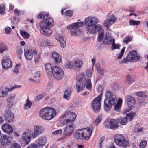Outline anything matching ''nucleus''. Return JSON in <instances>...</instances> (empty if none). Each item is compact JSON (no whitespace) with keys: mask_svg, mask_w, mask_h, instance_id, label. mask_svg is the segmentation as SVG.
Instances as JSON below:
<instances>
[{"mask_svg":"<svg viewBox=\"0 0 148 148\" xmlns=\"http://www.w3.org/2000/svg\"><path fill=\"white\" fill-rule=\"evenodd\" d=\"M98 22L97 18L90 17L86 18L84 25L86 27L87 33L94 34L99 32L102 29V26L99 24H96Z\"/></svg>","mask_w":148,"mask_h":148,"instance_id":"nucleus-1","label":"nucleus"},{"mask_svg":"<svg viewBox=\"0 0 148 148\" xmlns=\"http://www.w3.org/2000/svg\"><path fill=\"white\" fill-rule=\"evenodd\" d=\"M92 129L88 127L87 129H81L77 130L74 135V138L77 139H84L86 140L89 139L92 134Z\"/></svg>","mask_w":148,"mask_h":148,"instance_id":"nucleus-2","label":"nucleus"},{"mask_svg":"<svg viewBox=\"0 0 148 148\" xmlns=\"http://www.w3.org/2000/svg\"><path fill=\"white\" fill-rule=\"evenodd\" d=\"M56 112L54 109L51 107L43 108L40 111V115L43 119L49 120L56 116Z\"/></svg>","mask_w":148,"mask_h":148,"instance_id":"nucleus-3","label":"nucleus"},{"mask_svg":"<svg viewBox=\"0 0 148 148\" xmlns=\"http://www.w3.org/2000/svg\"><path fill=\"white\" fill-rule=\"evenodd\" d=\"M114 141L118 146L124 148L129 146V142L126 140L125 137L121 134H117L114 136Z\"/></svg>","mask_w":148,"mask_h":148,"instance_id":"nucleus-4","label":"nucleus"},{"mask_svg":"<svg viewBox=\"0 0 148 148\" xmlns=\"http://www.w3.org/2000/svg\"><path fill=\"white\" fill-rule=\"evenodd\" d=\"M83 25V23L82 22L75 23L68 26L67 29L70 30L72 35L75 36L79 33L80 29L79 28L82 27Z\"/></svg>","mask_w":148,"mask_h":148,"instance_id":"nucleus-5","label":"nucleus"},{"mask_svg":"<svg viewBox=\"0 0 148 148\" xmlns=\"http://www.w3.org/2000/svg\"><path fill=\"white\" fill-rule=\"evenodd\" d=\"M52 73L53 77L58 81L61 80L64 76V72L62 69L57 66H54L53 67Z\"/></svg>","mask_w":148,"mask_h":148,"instance_id":"nucleus-6","label":"nucleus"},{"mask_svg":"<svg viewBox=\"0 0 148 148\" xmlns=\"http://www.w3.org/2000/svg\"><path fill=\"white\" fill-rule=\"evenodd\" d=\"M103 95V93H101L98 96L94 99L91 103L94 110L96 113H98L100 110L101 99Z\"/></svg>","mask_w":148,"mask_h":148,"instance_id":"nucleus-7","label":"nucleus"},{"mask_svg":"<svg viewBox=\"0 0 148 148\" xmlns=\"http://www.w3.org/2000/svg\"><path fill=\"white\" fill-rule=\"evenodd\" d=\"M54 21L52 18L47 17L42 20L40 23V27L41 29L49 28L53 24Z\"/></svg>","mask_w":148,"mask_h":148,"instance_id":"nucleus-8","label":"nucleus"},{"mask_svg":"<svg viewBox=\"0 0 148 148\" xmlns=\"http://www.w3.org/2000/svg\"><path fill=\"white\" fill-rule=\"evenodd\" d=\"M76 115L72 112H66L60 118V119L66 120V123H71L74 121L76 119Z\"/></svg>","mask_w":148,"mask_h":148,"instance_id":"nucleus-9","label":"nucleus"},{"mask_svg":"<svg viewBox=\"0 0 148 148\" xmlns=\"http://www.w3.org/2000/svg\"><path fill=\"white\" fill-rule=\"evenodd\" d=\"M109 102V103L113 105H115L118 101L116 96L114 95L110 91H108L105 94V99Z\"/></svg>","mask_w":148,"mask_h":148,"instance_id":"nucleus-10","label":"nucleus"},{"mask_svg":"<svg viewBox=\"0 0 148 148\" xmlns=\"http://www.w3.org/2000/svg\"><path fill=\"white\" fill-rule=\"evenodd\" d=\"M79 78L76 84V90L78 93L82 91L85 87L84 83L82 81V79L85 77V75L83 73H82L79 75Z\"/></svg>","mask_w":148,"mask_h":148,"instance_id":"nucleus-11","label":"nucleus"},{"mask_svg":"<svg viewBox=\"0 0 148 148\" xmlns=\"http://www.w3.org/2000/svg\"><path fill=\"white\" fill-rule=\"evenodd\" d=\"M128 61L130 62H135L138 60L140 58L135 50L130 51L127 55Z\"/></svg>","mask_w":148,"mask_h":148,"instance_id":"nucleus-12","label":"nucleus"},{"mask_svg":"<svg viewBox=\"0 0 148 148\" xmlns=\"http://www.w3.org/2000/svg\"><path fill=\"white\" fill-rule=\"evenodd\" d=\"M13 137L6 134H4L0 138V142L2 145H9L12 140Z\"/></svg>","mask_w":148,"mask_h":148,"instance_id":"nucleus-13","label":"nucleus"},{"mask_svg":"<svg viewBox=\"0 0 148 148\" xmlns=\"http://www.w3.org/2000/svg\"><path fill=\"white\" fill-rule=\"evenodd\" d=\"M32 136L31 131L27 130L24 132L22 138L26 145H28L31 141Z\"/></svg>","mask_w":148,"mask_h":148,"instance_id":"nucleus-14","label":"nucleus"},{"mask_svg":"<svg viewBox=\"0 0 148 148\" xmlns=\"http://www.w3.org/2000/svg\"><path fill=\"white\" fill-rule=\"evenodd\" d=\"M3 68L5 69L10 68L12 65L11 60L8 57H4L1 62Z\"/></svg>","mask_w":148,"mask_h":148,"instance_id":"nucleus-15","label":"nucleus"},{"mask_svg":"<svg viewBox=\"0 0 148 148\" xmlns=\"http://www.w3.org/2000/svg\"><path fill=\"white\" fill-rule=\"evenodd\" d=\"M125 100L130 109L134 107L136 103L135 98L130 95H127L125 97Z\"/></svg>","mask_w":148,"mask_h":148,"instance_id":"nucleus-16","label":"nucleus"},{"mask_svg":"<svg viewBox=\"0 0 148 148\" xmlns=\"http://www.w3.org/2000/svg\"><path fill=\"white\" fill-rule=\"evenodd\" d=\"M44 131V128L41 126H36L34 128V131L32 133V136L35 138L41 134Z\"/></svg>","mask_w":148,"mask_h":148,"instance_id":"nucleus-17","label":"nucleus"},{"mask_svg":"<svg viewBox=\"0 0 148 148\" xmlns=\"http://www.w3.org/2000/svg\"><path fill=\"white\" fill-rule=\"evenodd\" d=\"M32 49L29 47H26L24 49V56L26 59L28 60H31L33 58Z\"/></svg>","mask_w":148,"mask_h":148,"instance_id":"nucleus-18","label":"nucleus"},{"mask_svg":"<svg viewBox=\"0 0 148 148\" xmlns=\"http://www.w3.org/2000/svg\"><path fill=\"white\" fill-rule=\"evenodd\" d=\"M4 119L7 122H12L14 119V114L10 110H7L4 114Z\"/></svg>","mask_w":148,"mask_h":148,"instance_id":"nucleus-19","label":"nucleus"},{"mask_svg":"<svg viewBox=\"0 0 148 148\" xmlns=\"http://www.w3.org/2000/svg\"><path fill=\"white\" fill-rule=\"evenodd\" d=\"M2 130L3 132L8 134H10L13 132V127L8 123H5L2 125Z\"/></svg>","mask_w":148,"mask_h":148,"instance_id":"nucleus-20","label":"nucleus"},{"mask_svg":"<svg viewBox=\"0 0 148 148\" xmlns=\"http://www.w3.org/2000/svg\"><path fill=\"white\" fill-rule=\"evenodd\" d=\"M73 63V70L76 71H79L82 68L83 63L80 60H77L74 61Z\"/></svg>","mask_w":148,"mask_h":148,"instance_id":"nucleus-21","label":"nucleus"},{"mask_svg":"<svg viewBox=\"0 0 148 148\" xmlns=\"http://www.w3.org/2000/svg\"><path fill=\"white\" fill-rule=\"evenodd\" d=\"M105 37L103 40V43L107 45H110L113 43H115V40L111 36H110L108 33H106Z\"/></svg>","mask_w":148,"mask_h":148,"instance_id":"nucleus-22","label":"nucleus"},{"mask_svg":"<svg viewBox=\"0 0 148 148\" xmlns=\"http://www.w3.org/2000/svg\"><path fill=\"white\" fill-rule=\"evenodd\" d=\"M74 130L73 124H68L65 127L64 130L65 134L66 136L71 135Z\"/></svg>","mask_w":148,"mask_h":148,"instance_id":"nucleus-23","label":"nucleus"},{"mask_svg":"<svg viewBox=\"0 0 148 148\" xmlns=\"http://www.w3.org/2000/svg\"><path fill=\"white\" fill-rule=\"evenodd\" d=\"M16 88H17V86H15L9 88H5L3 89L2 91L0 92V97H6L9 91H12Z\"/></svg>","mask_w":148,"mask_h":148,"instance_id":"nucleus-24","label":"nucleus"},{"mask_svg":"<svg viewBox=\"0 0 148 148\" xmlns=\"http://www.w3.org/2000/svg\"><path fill=\"white\" fill-rule=\"evenodd\" d=\"M47 139L45 137H40L36 141V143L37 146L42 147L45 145L47 142Z\"/></svg>","mask_w":148,"mask_h":148,"instance_id":"nucleus-25","label":"nucleus"},{"mask_svg":"<svg viewBox=\"0 0 148 148\" xmlns=\"http://www.w3.org/2000/svg\"><path fill=\"white\" fill-rule=\"evenodd\" d=\"M54 61L57 63H61L62 61V58L59 54L56 52H53L51 54Z\"/></svg>","mask_w":148,"mask_h":148,"instance_id":"nucleus-26","label":"nucleus"},{"mask_svg":"<svg viewBox=\"0 0 148 148\" xmlns=\"http://www.w3.org/2000/svg\"><path fill=\"white\" fill-rule=\"evenodd\" d=\"M84 83L85 87L86 89L89 91H91L92 88V84L90 79H87L85 80Z\"/></svg>","mask_w":148,"mask_h":148,"instance_id":"nucleus-27","label":"nucleus"},{"mask_svg":"<svg viewBox=\"0 0 148 148\" xmlns=\"http://www.w3.org/2000/svg\"><path fill=\"white\" fill-rule=\"evenodd\" d=\"M44 66L45 71L48 75H50L52 73L53 68H52L51 65L50 64H45Z\"/></svg>","mask_w":148,"mask_h":148,"instance_id":"nucleus-28","label":"nucleus"},{"mask_svg":"<svg viewBox=\"0 0 148 148\" xmlns=\"http://www.w3.org/2000/svg\"><path fill=\"white\" fill-rule=\"evenodd\" d=\"M40 33L47 36H50L52 33V30L49 28H47L45 29H41L40 30Z\"/></svg>","mask_w":148,"mask_h":148,"instance_id":"nucleus-29","label":"nucleus"},{"mask_svg":"<svg viewBox=\"0 0 148 148\" xmlns=\"http://www.w3.org/2000/svg\"><path fill=\"white\" fill-rule=\"evenodd\" d=\"M56 39L60 42L61 47H62L64 48L65 47L66 41L63 36H58L56 37Z\"/></svg>","mask_w":148,"mask_h":148,"instance_id":"nucleus-30","label":"nucleus"},{"mask_svg":"<svg viewBox=\"0 0 148 148\" xmlns=\"http://www.w3.org/2000/svg\"><path fill=\"white\" fill-rule=\"evenodd\" d=\"M15 95L14 94H11L9 95L7 99L8 103V106L9 108H11L12 106V101L14 99Z\"/></svg>","mask_w":148,"mask_h":148,"instance_id":"nucleus-31","label":"nucleus"},{"mask_svg":"<svg viewBox=\"0 0 148 148\" xmlns=\"http://www.w3.org/2000/svg\"><path fill=\"white\" fill-rule=\"evenodd\" d=\"M122 100L121 99H119L118 100V102L114 105V110L115 111L119 112L120 110L122 105Z\"/></svg>","mask_w":148,"mask_h":148,"instance_id":"nucleus-32","label":"nucleus"},{"mask_svg":"<svg viewBox=\"0 0 148 148\" xmlns=\"http://www.w3.org/2000/svg\"><path fill=\"white\" fill-rule=\"evenodd\" d=\"M32 105L31 101L29 99H27L24 105L23 108L25 110H27L31 108Z\"/></svg>","mask_w":148,"mask_h":148,"instance_id":"nucleus-33","label":"nucleus"},{"mask_svg":"<svg viewBox=\"0 0 148 148\" xmlns=\"http://www.w3.org/2000/svg\"><path fill=\"white\" fill-rule=\"evenodd\" d=\"M112 104L109 103L108 101L105 99L104 101V108L105 110L108 111L110 110L112 107Z\"/></svg>","mask_w":148,"mask_h":148,"instance_id":"nucleus-34","label":"nucleus"},{"mask_svg":"<svg viewBox=\"0 0 148 148\" xmlns=\"http://www.w3.org/2000/svg\"><path fill=\"white\" fill-rule=\"evenodd\" d=\"M110 119H106L104 123V125L105 127L107 129H112V126L110 124Z\"/></svg>","mask_w":148,"mask_h":148,"instance_id":"nucleus-35","label":"nucleus"},{"mask_svg":"<svg viewBox=\"0 0 148 148\" xmlns=\"http://www.w3.org/2000/svg\"><path fill=\"white\" fill-rule=\"evenodd\" d=\"M107 18L110 21L112 24L115 23L116 21V19L115 15L113 14L109 15Z\"/></svg>","mask_w":148,"mask_h":148,"instance_id":"nucleus-36","label":"nucleus"},{"mask_svg":"<svg viewBox=\"0 0 148 148\" xmlns=\"http://www.w3.org/2000/svg\"><path fill=\"white\" fill-rule=\"evenodd\" d=\"M71 91L69 90H66L64 92L63 98L66 100H69L70 97Z\"/></svg>","mask_w":148,"mask_h":148,"instance_id":"nucleus-37","label":"nucleus"},{"mask_svg":"<svg viewBox=\"0 0 148 148\" xmlns=\"http://www.w3.org/2000/svg\"><path fill=\"white\" fill-rule=\"evenodd\" d=\"M99 33L98 35L97 38L98 40L99 41H102L104 38V31L102 29H102L99 32Z\"/></svg>","mask_w":148,"mask_h":148,"instance_id":"nucleus-38","label":"nucleus"},{"mask_svg":"<svg viewBox=\"0 0 148 148\" xmlns=\"http://www.w3.org/2000/svg\"><path fill=\"white\" fill-rule=\"evenodd\" d=\"M110 124L112 126V129H115L117 128L118 126L117 125V122L114 119H110Z\"/></svg>","mask_w":148,"mask_h":148,"instance_id":"nucleus-39","label":"nucleus"},{"mask_svg":"<svg viewBox=\"0 0 148 148\" xmlns=\"http://www.w3.org/2000/svg\"><path fill=\"white\" fill-rule=\"evenodd\" d=\"M138 104L139 106H144L145 104L148 103V101L145 99H139L138 100Z\"/></svg>","mask_w":148,"mask_h":148,"instance_id":"nucleus-40","label":"nucleus"},{"mask_svg":"<svg viewBox=\"0 0 148 148\" xmlns=\"http://www.w3.org/2000/svg\"><path fill=\"white\" fill-rule=\"evenodd\" d=\"M140 23L139 21H135L131 19L130 20L129 23L130 25H138Z\"/></svg>","mask_w":148,"mask_h":148,"instance_id":"nucleus-41","label":"nucleus"},{"mask_svg":"<svg viewBox=\"0 0 148 148\" xmlns=\"http://www.w3.org/2000/svg\"><path fill=\"white\" fill-rule=\"evenodd\" d=\"M16 53L19 58H21V55L23 52L22 48L21 47H17L16 49Z\"/></svg>","mask_w":148,"mask_h":148,"instance_id":"nucleus-42","label":"nucleus"},{"mask_svg":"<svg viewBox=\"0 0 148 148\" xmlns=\"http://www.w3.org/2000/svg\"><path fill=\"white\" fill-rule=\"evenodd\" d=\"M112 24L110 22L108 18H107L104 21L103 23V25L106 27H108L110 25Z\"/></svg>","mask_w":148,"mask_h":148,"instance_id":"nucleus-43","label":"nucleus"},{"mask_svg":"<svg viewBox=\"0 0 148 148\" xmlns=\"http://www.w3.org/2000/svg\"><path fill=\"white\" fill-rule=\"evenodd\" d=\"M21 34L22 36L25 39H28L29 37V34L25 31H22L21 32Z\"/></svg>","mask_w":148,"mask_h":148,"instance_id":"nucleus-44","label":"nucleus"},{"mask_svg":"<svg viewBox=\"0 0 148 148\" xmlns=\"http://www.w3.org/2000/svg\"><path fill=\"white\" fill-rule=\"evenodd\" d=\"M65 67L66 68L72 69H73V63L71 64L69 61H67L65 64Z\"/></svg>","mask_w":148,"mask_h":148,"instance_id":"nucleus-45","label":"nucleus"},{"mask_svg":"<svg viewBox=\"0 0 148 148\" xmlns=\"http://www.w3.org/2000/svg\"><path fill=\"white\" fill-rule=\"evenodd\" d=\"M7 47L4 44H0V52L2 53L7 49Z\"/></svg>","mask_w":148,"mask_h":148,"instance_id":"nucleus-46","label":"nucleus"},{"mask_svg":"<svg viewBox=\"0 0 148 148\" xmlns=\"http://www.w3.org/2000/svg\"><path fill=\"white\" fill-rule=\"evenodd\" d=\"M41 55L40 53L34 56V62L35 64H38L40 59Z\"/></svg>","mask_w":148,"mask_h":148,"instance_id":"nucleus-47","label":"nucleus"},{"mask_svg":"<svg viewBox=\"0 0 148 148\" xmlns=\"http://www.w3.org/2000/svg\"><path fill=\"white\" fill-rule=\"evenodd\" d=\"M125 48V47H123V48L121 49L120 53L118 55V56L117 57V58L118 59H120L122 58V56H123V53L124 52Z\"/></svg>","mask_w":148,"mask_h":148,"instance_id":"nucleus-48","label":"nucleus"},{"mask_svg":"<svg viewBox=\"0 0 148 148\" xmlns=\"http://www.w3.org/2000/svg\"><path fill=\"white\" fill-rule=\"evenodd\" d=\"M133 114L132 113H129L127 114L126 117H125L127 119V121L128 120L130 121L132 120L133 117Z\"/></svg>","mask_w":148,"mask_h":148,"instance_id":"nucleus-49","label":"nucleus"},{"mask_svg":"<svg viewBox=\"0 0 148 148\" xmlns=\"http://www.w3.org/2000/svg\"><path fill=\"white\" fill-rule=\"evenodd\" d=\"M53 83L51 82H48L47 86V90H50L53 88Z\"/></svg>","mask_w":148,"mask_h":148,"instance_id":"nucleus-50","label":"nucleus"},{"mask_svg":"<svg viewBox=\"0 0 148 148\" xmlns=\"http://www.w3.org/2000/svg\"><path fill=\"white\" fill-rule=\"evenodd\" d=\"M147 145V142L146 140H143L140 143V147L141 148H144Z\"/></svg>","mask_w":148,"mask_h":148,"instance_id":"nucleus-51","label":"nucleus"},{"mask_svg":"<svg viewBox=\"0 0 148 148\" xmlns=\"http://www.w3.org/2000/svg\"><path fill=\"white\" fill-rule=\"evenodd\" d=\"M102 115H99L98 116V117L96 118L95 121V123L96 125H97L98 123L101 122V119Z\"/></svg>","mask_w":148,"mask_h":148,"instance_id":"nucleus-52","label":"nucleus"},{"mask_svg":"<svg viewBox=\"0 0 148 148\" xmlns=\"http://www.w3.org/2000/svg\"><path fill=\"white\" fill-rule=\"evenodd\" d=\"M120 123L122 125H124L127 123V119L125 117L120 119L119 120Z\"/></svg>","mask_w":148,"mask_h":148,"instance_id":"nucleus-53","label":"nucleus"},{"mask_svg":"<svg viewBox=\"0 0 148 148\" xmlns=\"http://www.w3.org/2000/svg\"><path fill=\"white\" fill-rule=\"evenodd\" d=\"M10 148H21V147L18 143H13L11 145Z\"/></svg>","mask_w":148,"mask_h":148,"instance_id":"nucleus-54","label":"nucleus"},{"mask_svg":"<svg viewBox=\"0 0 148 148\" xmlns=\"http://www.w3.org/2000/svg\"><path fill=\"white\" fill-rule=\"evenodd\" d=\"M97 70L100 75H104V70L103 69L100 67H97Z\"/></svg>","mask_w":148,"mask_h":148,"instance_id":"nucleus-55","label":"nucleus"},{"mask_svg":"<svg viewBox=\"0 0 148 148\" xmlns=\"http://www.w3.org/2000/svg\"><path fill=\"white\" fill-rule=\"evenodd\" d=\"M137 96L139 97H145V93L142 91H139L136 92Z\"/></svg>","mask_w":148,"mask_h":148,"instance_id":"nucleus-56","label":"nucleus"},{"mask_svg":"<svg viewBox=\"0 0 148 148\" xmlns=\"http://www.w3.org/2000/svg\"><path fill=\"white\" fill-rule=\"evenodd\" d=\"M44 95L43 94H41L35 97V101H37L40 100L42 98L44 97Z\"/></svg>","mask_w":148,"mask_h":148,"instance_id":"nucleus-57","label":"nucleus"},{"mask_svg":"<svg viewBox=\"0 0 148 148\" xmlns=\"http://www.w3.org/2000/svg\"><path fill=\"white\" fill-rule=\"evenodd\" d=\"M5 6L3 5H0V13L3 14L4 13L5 10Z\"/></svg>","mask_w":148,"mask_h":148,"instance_id":"nucleus-58","label":"nucleus"},{"mask_svg":"<svg viewBox=\"0 0 148 148\" xmlns=\"http://www.w3.org/2000/svg\"><path fill=\"white\" fill-rule=\"evenodd\" d=\"M132 38L130 37H127L125 38L123 40L124 42L126 44L128 43L129 42L132 40Z\"/></svg>","mask_w":148,"mask_h":148,"instance_id":"nucleus-59","label":"nucleus"},{"mask_svg":"<svg viewBox=\"0 0 148 148\" xmlns=\"http://www.w3.org/2000/svg\"><path fill=\"white\" fill-rule=\"evenodd\" d=\"M5 33L7 34H10L12 30L11 28L10 27H7L5 28Z\"/></svg>","mask_w":148,"mask_h":148,"instance_id":"nucleus-60","label":"nucleus"},{"mask_svg":"<svg viewBox=\"0 0 148 148\" xmlns=\"http://www.w3.org/2000/svg\"><path fill=\"white\" fill-rule=\"evenodd\" d=\"M65 14L66 16H67L69 17H71L72 15V11L69 10L66 11H65Z\"/></svg>","mask_w":148,"mask_h":148,"instance_id":"nucleus-61","label":"nucleus"},{"mask_svg":"<svg viewBox=\"0 0 148 148\" xmlns=\"http://www.w3.org/2000/svg\"><path fill=\"white\" fill-rule=\"evenodd\" d=\"M27 148H38V146L36 144L32 143L29 145Z\"/></svg>","mask_w":148,"mask_h":148,"instance_id":"nucleus-62","label":"nucleus"},{"mask_svg":"<svg viewBox=\"0 0 148 148\" xmlns=\"http://www.w3.org/2000/svg\"><path fill=\"white\" fill-rule=\"evenodd\" d=\"M86 75L88 77H91L92 76L91 70L90 69L88 70L86 72Z\"/></svg>","mask_w":148,"mask_h":148,"instance_id":"nucleus-63","label":"nucleus"},{"mask_svg":"<svg viewBox=\"0 0 148 148\" xmlns=\"http://www.w3.org/2000/svg\"><path fill=\"white\" fill-rule=\"evenodd\" d=\"M114 43L112 44V48L113 49H118L119 48L120 46L118 44H115Z\"/></svg>","mask_w":148,"mask_h":148,"instance_id":"nucleus-64","label":"nucleus"}]
</instances>
